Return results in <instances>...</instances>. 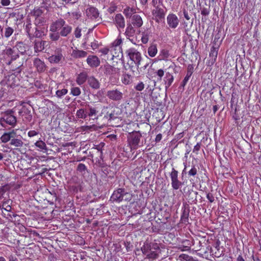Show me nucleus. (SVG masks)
Instances as JSON below:
<instances>
[{"label":"nucleus","mask_w":261,"mask_h":261,"mask_svg":"<svg viewBox=\"0 0 261 261\" xmlns=\"http://www.w3.org/2000/svg\"><path fill=\"white\" fill-rule=\"evenodd\" d=\"M50 32L60 30V34L62 37H67L72 32V28L71 25L66 24L65 21L60 18L53 22L50 25Z\"/></svg>","instance_id":"1"},{"label":"nucleus","mask_w":261,"mask_h":261,"mask_svg":"<svg viewBox=\"0 0 261 261\" xmlns=\"http://www.w3.org/2000/svg\"><path fill=\"white\" fill-rule=\"evenodd\" d=\"M125 54L129 60L138 67L142 60L141 54L138 49L135 47H129L126 50Z\"/></svg>","instance_id":"2"},{"label":"nucleus","mask_w":261,"mask_h":261,"mask_svg":"<svg viewBox=\"0 0 261 261\" xmlns=\"http://www.w3.org/2000/svg\"><path fill=\"white\" fill-rule=\"evenodd\" d=\"M13 111H7L1 119V123L6 122L7 124L14 127L16 124L17 120L15 116L13 114Z\"/></svg>","instance_id":"3"},{"label":"nucleus","mask_w":261,"mask_h":261,"mask_svg":"<svg viewBox=\"0 0 261 261\" xmlns=\"http://www.w3.org/2000/svg\"><path fill=\"white\" fill-rule=\"evenodd\" d=\"M107 96L111 100L119 101L123 99V94L120 90L116 89L108 91Z\"/></svg>","instance_id":"4"},{"label":"nucleus","mask_w":261,"mask_h":261,"mask_svg":"<svg viewBox=\"0 0 261 261\" xmlns=\"http://www.w3.org/2000/svg\"><path fill=\"white\" fill-rule=\"evenodd\" d=\"M3 53L11 59L8 63L9 65H11L12 62L16 60L19 57L15 47H7L3 50Z\"/></svg>","instance_id":"5"},{"label":"nucleus","mask_w":261,"mask_h":261,"mask_svg":"<svg viewBox=\"0 0 261 261\" xmlns=\"http://www.w3.org/2000/svg\"><path fill=\"white\" fill-rule=\"evenodd\" d=\"M103 72L107 76L111 77L118 74L120 72V69L110 64H106L103 66Z\"/></svg>","instance_id":"6"},{"label":"nucleus","mask_w":261,"mask_h":261,"mask_svg":"<svg viewBox=\"0 0 261 261\" xmlns=\"http://www.w3.org/2000/svg\"><path fill=\"white\" fill-rule=\"evenodd\" d=\"M141 137V135L139 133H134L130 136L128 139V142L131 146V148H137L140 143Z\"/></svg>","instance_id":"7"},{"label":"nucleus","mask_w":261,"mask_h":261,"mask_svg":"<svg viewBox=\"0 0 261 261\" xmlns=\"http://www.w3.org/2000/svg\"><path fill=\"white\" fill-rule=\"evenodd\" d=\"M182 215L180 217V223H184L187 224L189 223V208L188 205L183 204L181 208Z\"/></svg>","instance_id":"8"},{"label":"nucleus","mask_w":261,"mask_h":261,"mask_svg":"<svg viewBox=\"0 0 261 261\" xmlns=\"http://www.w3.org/2000/svg\"><path fill=\"white\" fill-rule=\"evenodd\" d=\"M152 14L155 17V20L158 22L162 21L164 18L165 15L164 10L159 8L158 6L152 10Z\"/></svg>","instance_id":"9"},{"label":"nucleus","mask_w":261,"mask_h":261,"mask_svg":"<svg viewBox=\"0 0 261 261\" xmlns=\"http://www.w3.org/2000/svg\"><path fill=\"white\" fill-rule=\"evenodd\" d=\"M124 191L122 189H119L116 191H114L111 196V199L112 201L117 202H120L123 200V195Z\"/></svg>","instance_id":"10"},{"label":"nucleus","mask_w":261,"mask_h":261,"mask_svg":"<svg viewBox=\"0 0 261 261\" xmlns=\"http://www.w3.org/2000/svg\"><path fill=\"white\" fill-rule=\"evenodd\" d=\"M157 249H159V246L156 243H146L141 248V250L142 253L147 256L152 249L156 250Z\"/></svg>","instance_id":"11"},{"label":"nucleus","mask_w":261,"mask_h":261,"mask_svg":"<svg viewBox=\"0 0 261 261\" xmlns=\"http://www.w3.org/2000/svg\"><path fill=\"white\" fill-rule=\"evenodd\" d=\"M87 16L91 19H96L99 16L98 10L93 7L88 6L86 10Z\"/></svg>","instance_id":"12"},{"label":"nucleus","mask_w":261,"mask_h":261,"mask_svg":"<svg viewBox=\"0 0 261 261\" xmlns=\"http://www.w3.org/2000/svg\"><path fill=\"white\" fill-rule=\"evenodd\" d=\"M16 136V133L15 130L9 132L5 133L1 137L0 140L2 143H6L11 141L12 138Z\"/></svg>","instance_id":"13"},{"label":"nucleus","mask_w":261,"mask_h":261,"mask_svg":"<svg viewBox=\"0 0 261 261\" xmlns=\"http://www.w3.org/2000/svg\"><path fill=\"white\" fill-rule=\"evenodd\" d=\"M33 64L39 72H44L46 69V66L44 62L39 58H35L33 61Z\"/></svg>","instance_id":"14"},{"label":"nucleus","mask_w":261,"mask_h":261,"mask_svg":"<svg viewBox=\"0 0 261 261\" xmlns=\"http://www.w3.org/2000/svg\"><path fill=\"white\" fill-rule=\"evenodd\" d=\"M87 63L92 68L97 67L100 65V60L96 56H89L87 59Z\"/></svg>","instance_id":"15"},{"label":"nucleus","mask_w":261,"mask_h":261,"mask_svg":"<svg viewBox=\"0 0 261 261\" xmlns=\"http://www.w3.org/2000/svg\"><path fill=\"white\" fill-rule=\"evenodd\" d=\"M114 22L118 29H123L125 27L124 18L121 14H117L115 15Z\"/></svg>","instance_id":"16"},{"label":"nucleus","mask_w":261,"mask_h":261,"mask_svg":"<svg viewBox=\"0 0 261 261\" xmlns=\"http://www.w3.org/2000/svg\"><path fill=\"white\" fill-rule=\"evenodd\" d=\"M170 175L172 180V186L174 189L177 190L179 187V183L178 180V171L173 169Z\"/></svg>","instance_id":"17"},{"label":"nucleus","mask_w":261,"mask_h":261,"mask_svg":"<svg viewBox=\"0 0 261 261\" xmlns=\"http://www.w3.org/2000/svg\"><path fill=\"white\" fill-rule=\"evenodd\" d=\"M167 22L170 27L175 28L178 24V18L174 14H170L167 17Z\"/></svg>","instance_id":"18"},{"label":"nucleus","mask_w":261,"mask_h":261,"mask_svg":"<svg viewBox=\"0 0 261 261\" xmlns=\"http://www.w3.org/2000/svg\"><path fill=\"white\" fill-rule=\"evenodd\" d=\"M87 82L89 86L93 89H98L100 88V82L93 76H89Z\"/></svg>","instance_id":"19"},{"label":"nucleus","mask_w":261,"mask_h":261,"mask_svg":"<svg viewBox=\"0 0 261 261\" xmlns=\"http://www.w3.org/2000/svg\"><path fill=\"white\" fill-rule=\"evenodd\" d=\"M136 30L131 24H127L126 28L125 35L126 38L129 39L132 42H133V39H131L135 34Z\"/></svg>","instance_id":"20"},{"label":"nucleus","mask_w":261,"mask_h":261,"mask_svg":"<svg viewBox=\"0 0 261 261\" xmlns=\"http://www.w3.org/2000/svg\"><path fill=\"white\" fill-rule=\"evenodd\" d=\"M197 173V170L194 166H193L192 168H191L190 169V170L187 171V167L186 166V165H185V168L183 169V170L182 171V173H181L182 178L183 179L185 176L186 177V174L187 173H188V175L189 176H194L196 175Z\"/></svg>","instance_id":"21"},{"label":"nucleus","mask_w":261,"mask_h":261,"mask_svg":"<svg viewBox=\"0 0 261 261\" xmlns=\"http://www.w3.org/2000/svg\"><path fill=\"white\" fill-rule=\"evenodd\" d=\"M132 23L137 28H140L143 24L141 16L138 14L134 15L132 18Z\"/></svg>","instance_id":"22"},{"label":"nucleus","mask_w":261,"mask_h":261,"mask_svg":"<svg viewBox=\"0 0 261 261\" xmlns=\"http://www.w3.org/2000/svg\"><path fill=\"white\" fill-rule=\"evenodd\" d=\"M87 73L86 72H83L79 74L76 79V82L79 85H82L87 80L88 81Z\"/></svg>","instance_id":"23"},{"label":"nucleus","mask_w":261,"mask_h":261,"mask_svg":"<svg viewBox=\"0 0 261 261\" xmlns=\"http://www.w3.org/2000/svg\"><path fill=\"white\" fill-rule=\"evenodd\" d=\"M98 112L97 108L89 107V112L87 114V116L92 118L93 120H97L98 118Z\"/></svg>","instance_id":"24"},{"label":"nucleus","mask_w":261,"mask_h":261,"mask_svg":"<svg viewBox=\"0 0 261 261\" xmlns=\"http://www.w3.org/2000/svg\"><path fill=\"white\" fill-rule=\"evenodd\" d=\"M18 113L20 115H25V118L28 122H30L32 120V116L31 114L30 111L25 107H22L19 111Z\"/></svg>","instance_id":"25"},{"label":"nucleus","mask_w":261,"mask_h":261,"mask_svg":"<svg viewBox=\"0 0 261 261\" xmlns=\"http://www.w3.org/2000/svg\"><path fill=\"white\" fill-rule=\"evenodd\" d=\"M194 71V67L193 65L189 64L187 67V74L182 82L183 86H184L189 81Z\"/></svg>","instance_id":"26"},{"label":"nucleus","mask_w":261,"mask_h":261,"mask_svg":"<svg viewBox=\"0 0 261 261\" xmlns=\"http://www.w3.org/2000/svg\"><path fill=\"white\" fill-rule=\"evenodd\" d=\"M87 53L84 50H73L71 53V56L74 58H81L86 57Z\"/></svg>","instance_id":"27"},{"label":"nucleus","mask_w":261,"mask_h":261,"mask_svg":"<svg viewBox=\"0 0 261 261\" xmlns=\"http://www.w3.org/2000/svg\"><path fill=\"white\" fill-rule=\"evenodd\" d=\"M46 43L45 41H36L34 44L35 51L38 53L42 51L44 49V46Z\"/></svg>","instance_id":"28"},{"label":"nucleus","mask_w":261,"mask_h":261,"mask_svg":"<svg viewBox=\"0 0 261 261\" xmlns=\"http://www.w3.org/2000/svg\"><path fill=\"white\" fill-rule=\"evenodd\" d=\"M191 241L188 240L182 241L180 243V251H189L191 250Z\"/></svg>","instance_id":"29"},{"label":"nucleus","mask_w":261,"mask_h":261,"mask_svg":"<svg viewBox=\"0 0 261 261\" xmlns=\"http://www.w3.org/2000/svg\"><path fill=\"white\" fill-rule=\"evenodd\" d=\"M218 51V47H216L213 46L210 52V57L212 58V63H215L216 61Z\"/></svg>","instance_id":"30"},{"label":"nucleus","mask_w":261,"mask_h":261,"mask_svg":"<svg viewBox=\"0 0 261 261\" xmlns=\"http://www.w3.org/2000/svg\"><path fill=\"white\" fill-rule=\"evenodd\" d=\"M122 42V40L121 37L120 35H119L117 38L112 43L110 47H116L117 48L116 51L119 53L120 52V50H121V47L120 45Z\"/></svg>","instance_id":"31"},{"label":"nucleus","mask_w":261,"mask_h":261,"mask_svg":"<svg viewBox=\"0 0 261 261\" xmlns=\"http://www.w3.org/2000/svg\"><path fill=\"white\" fill-rule=\"evenodd\" d=\"M62 55L60 53L57 55H52L48 58V61L51 63H59L62 58Z\"/></svg>","instance_id":"32"},{"label":"nucleus","mask_w":261,"mask_h":261,"mask_svg":"<svg viewBox=\"0 0 261 261\" xmlns=\"http://www.w3.org/2000/svg\"><path fill=\"white\" fill-rule=\"evenodd\" d=\"M10 145L16 147H21L23 146V143L21 139L12 138L10 143Z\"/></svg>","instance_id":"33"},{"label":"nucleus","mask_w":261,"mask_h":261,"mask_svg":"<svg viewBox=\"0 0 261 261\" xmlns=\"http://www.w3.org/2000/svg\"><path fill=\"white\" fill-rule=\"evenodd\" d=\"M76 116L79 119H86L88 116L86 110L84 109H80L78 110L76 113Z\"/></svg>","instance_id":"34"},{"label":"nucleus","mask_w":261,"mask_h":261,"mask_svg":"<svg viewBox=\"0 0 261 261\" xmlns=\"http://www.w3.org/2000/svg\"><path fill=\"white\" fill-rule=\"evenodd\" d=\"M157 51L156 45L155 44L150 45L148 48V55L151 57H153L156 55Z\"/></svg>","instance_id":"35"},{"label":"nucleus","mask_w":261,"mask_h":261,"mask_svg":"<svg viewBox=\"0 0 261 261\" xmlns=\"http://www.w3.org/2000/svg\"><path fill=\"white\" fill-rule=\"evenodd\" d=\"M210 253L216 257H219L221 256L222 252H220L219 245L215 246L214 249H211Z\"/></svg>","instance_id":"36"},{"label":"nucleus","mask_w":261,"mask_h":261,"mask_svg":"<svg viewBox=\"0 0 261 261\" xmlns=\"http://www.w3.org/2000/svg\"><path fill=\"white\" fill-rule=\"evenodd\" d=\"M135 13L136 10L133 8L126 7L123 10V13L127 17H130Z\"/></svg>","instance_id":"37"},{"label":"nucleus","mask_w":261,"mask_h":261,"mask_svg":"<svg viewBox=\"0 0 261 261\" xmlns=\"http://www.w3.org/2000/svg\"><path fill=\"white\" fill-rule=\"evenodd\" d=\"M159 253H160V248L159 247V249H157L156 250H151V251L149 252V253L148 254L147 257L148 258L155 259L158 257Z\"/></svg>","instance_id":"38"},{"label":"nucleus","mask_w":261,"mask_h":261,"mask_svg":"<svg viewBox=\"0 0 261 261\" xmlns=\"http://www.w3.org/2000/svg\"><path fill=\"white\" fill-rule=\"evenodd\" d=\"M14 29L10 27H7L4 29V37L6 38H9L14 33Z\"/></svg>","instance_id":"39"},{"label":"nucleus","mask_w":261,"mask_h":261,"mask_svg":"<svg viewBox=\"0 0 261 261\" xmlns=\"http://www.w3.org/2000/svg\"><path fill=\"white\" fill-rule=\"evenodd\" d=\"M31 14L35 18L39 17L41 16L43 11L38 8H34L31 12Z\"/></svg>","instance_id":"40"},{"label":"nucleus","mask_w":261,"mask_h":261,"mask_svg":"<svg viewBox=\"0 0 261 261\" xmlns=\"http://www.w3.org/2000/svg\"><path fill=\"white\" fill-rule=\"evenodd\" d=\"M116 49L117 48L116 47H110V54L112 55L113 58L114 57H119L120 55H122V50L118 53L116 51Z\"/></svg>","instance_id":"41"},{"label":"nucleus","mask_w":261,"mask_h":261,"mask_svg":"<svg viewBox=\"0 0 261 261\" xmlns=\"http://www.w3.org/2000/svg\"><path fill=\"white\" fill-rule=\"evenodd\" d=\"M57 31L51 32L49 34V37L50 39L53 41H57L60 39L61 35L59 32Z\"/></svg>","instance_id":"42"},{"label":"nucleus","mask_w":261,"mask_h":261,"mask_svg":"<svg viewBox=\"0 0 261 261\" xmlns=\"http://www.w3.org/2000/svg\"><path fill=\"white\" fill-rule=\"evenodd\" d=\"M206 7H202L200 8L201 14L203 16H207L209 15L211 9L210 6H207L206 4H205Z\"/></svg>","instance_id":"43"},{"label":"nucleus","mask_w":261,"mask_h":261,"mask_svg":"<svg viewBox=\"0 0 261 261\" xmlns=\"http://www.w3.org/2000/svg\"><path fill=\"white\" fill-rule=\"evenodd\" d=\"M35 145L36 147H38L41 150H47V147L46 144L42 140L37 141Z\"/></svg>","instance_id":"44"},{"label":"nucleus","mask_w":261,"mask_h":261,"mask_svg":"<svg viewBox=\"0 0 261 261\" xmlns=\"http://www.w3.org/2000/svg\"><path fill=\"white\" fill-rule=\"evenodd\" d=\"M121 81L125 85L129 84L131 82V76L128 74H123Z\"/></svg>","instance_id":"45"},{"label":"nucleus","mask_w":261,"mask_h":261,"mask_svg":"<svg viewBox=\"0 0 261 261\" xmlns=\"http://www.w3.org/2000/svg\"><path fill=\"white\" fill-rule=\"evenodd\" d=\"M70 93H71V94H72L73 96H77L81 94V91L79 87H72L71 88Z\"/></svg>","instance_id":"46"},{"label":"nucleus","mask_w":261,"mask_h":261,"mask_svg":"<svg viewBox=\"0 0 261 261\" xmlns=\"http://www.w3.org/2000/svg\"><path fill=\"white\" fill-rule=\"evenodd\" d=\"M14 47L16 49V50H18L21 54H23L25 51L24 45L21 42H19L17 43V44Z\"/></svg>","instance_id":"47"},{"label":"nucleus","mask_w":261,"mask_h":261,"mask_svg":"<svg viewBox=\"0 0 261 261\" xmlns=\"http://www.w3.org/2000/svg\"><path fill=\"white\" fill-rule=\"evenodd\" d=\"M180 261H194L192 257L186 254H180Z\"/></svg>","instance_id":"48"},{"label":"nucleus","mask_w":261,"mask_h":261,"mask_svg":"<svg viewBox=\"0 0 261 261\" xmlns=\"http://www.w3.org/2000/svg\"><path fill=\"white\" fill-rule=\"evenodd\" d=\"M169 57V54L168 51L165 50H163L160 53L159 57L160 60H165L168 58Z\"/></svg>","instance_id":"49"},{"label":"nucleus","mask_w":261,"mask_h":261,"mask_svg":"<svg viewBox=\"0 0 261 261\" xmlns=\"http://www.w3.org/2000/svg\"><path fill=\"white\" fill-rule=\"evenodd\" d=\"M68 90L66 89L59 90L56 91V95L58 97H61L67 93Z\"/></svg>","instance_id":"50"},{"label":"nucleus","mask_w":261,"mask_h":261,"mask_svg":"<svg viewBox=\"0 0 261 261\" xmlns=\"http://www.w3.org/2000/svg\"><path fill=\"white\" fill-rule=\"evenodd\" d=\"M104 118L108 119L109 120H111L114 119L116 118V117L114 115V112H111L109 113V112H108L105 115Z\"/></svg>","instance_id":"51"},{"label":"nucleus","mask_w":261,"mask_h":261,"mask_svg":"<svg viewBox=\"0 0 261 261\" xmlns=\"http://www.w3.org/2000/svg\"><path fill=\"white\" fill-rule=\"evenodd\" d=\"M81 31L82 29L80 28L79 27H77L75 28L74 31V34L75 36V37L76 38H79L81 37Z\"/></svg>","instance_id":"52"},{"label":"nucleus","mask_w":261,"mask_h":261,"mask_svg":"<svg viewBox=\"0 0 261 261\" xmlns=\"http://www.w3.org/2000/svg\"><path fill=\"white\" fill-rule=\"evenodd\" d=\"M158 76V80L161 81L164 74V71L162 69H159L155 73Z\"/></svg>","instance_id":"53"},{"label":"nucleus","mask_w":261,"mask_h":261,"mask_svg":"<svg viewBox=\"0 0 261 261\" xmlns=\"http://www.w3.org/2000/svg\"><path fill=\"white\" fill-rule=\"evenodd\" d=\"M34 36L37 38H40L44 35L43 32L36 28V31L34 33Z\"/></svg>","instance_id":"54"},{"label":"nucleus","mask_w":261,"mask_h":261,"mask_svg":"<svg viewBox=\"0 0 261 261\" xmlns=\"http://www.w3.org/2000/svg\"><path fill=\"white\" fill-rule=\"evenodd\" d=\"M44 21V19L41 16L35 18V23L36 25H40L43 23Z\"/></svg>","instance_id":"55"},{"label":"nucleus","mask_w":261,"mask_h":261,"mask_svg":"<svg viewBox=\"0 0 261 261\" xmlns=\"http://www.w3.org/2000/svg\"><path fill=\"white\" fill-rule=\"evenodd\" d=\"M123 198V200L129 201L132 200V195L130 193L124 191Z\"/></svg>","instance_id":"56"},{"label":"nucleus","mask_w":261,"mask_h":261,"mask_svg":"<svg viewBox=\"0 0 261 261\" xmlns=\"http://www.w3.org/2000/svg\"><path fill=\"white\" fill-rule=\"evenodd\" d=\"M144 88V84L143 82L139 83L135 87V89L139 91L143 90Z\"/></svg>","instance_id":"57"},{"label":"nucleus","mask_w":261,"mask_h":261,"mask_svg":"<svg viewBox=\"0 0 261 261\" xmlns=\"http://www.w3.org/2000/svg\"><path fill=\"white\" fill-rule=\"evenodd\" d=\"M206 198L208 200V201L212 203L215 201V197L212 193H208L206 194Z\"/></svg>","instance_id":"58"},{"label":"nucleus","mask_w":261,"mask_h":261,"mask_svg":"<svg viewBox=\"0 0 261 261\" xmlns=\"http://www.w3.org/2000/svg\"><path fill=\"white\" fill-rule=\"evenodd\" d=\"M77 170L80 172H83L86 170V167L85 164L81 163L78 165Z\"/></svg>","instance_id":"59"},{"label":"nucleus","mask_w":261,"mask_h":261,"mask_svg":"<svg viewBox=\"0 0 261 261\" xmlns=\"http://www.w3.org/2000/svg\"><path fill=\"white\" fill-rule=\"evenodd\" d=\"M201 147V143H197L196 145L193 148V152H195V153L197 154L198 152L199 151Z\"/></svg>","instance_id":"60"},{"label":"nucleus","mask_w":261,"mask_h":261,"mask_svg":"<svg viewBox=\"0 0 261 261\" xmlns=\"http://www.w3.org/2000/svg\"><path fill=\"white\" fill-rule=\"evenodd\" d=\"M100 51L103 55H108L110 54V48H104L101 49Z\"/></svg>","instance_id":"61"},{"label":"nucleus","mask_w":261,"mask_h":261,"mask_svg":"<svg viewBox=\"0 0 261 261\" xmlns=\"http://www.w3.org/2000/svg\"><path fill=\"white\" fill-rule=\"evenodd\" d=\"M141 40H142V42L144 44L147 43V42L148 41V35L146 34H143L142 38H141Z\"/></svg>","instance_id":"62"},{"label":"nucleus","mask_w":261,"mask_h":261,"mask_svg":"<svg viewBox=\"0 0 261 261\" xmlns=\"http://www.w3.org/2000/svg\"><path fill=\"white\" fill-rule=\"evenodd\" d=\"M38 133L36 131L32 130H30L28 132V135L30 137H33L38 135Z\"/></svg>","instance_id":"63"},{"label":"nucleus","mask_w":261,"mask_h":261,"mask_svg":"<svg viewBox=\"0 0 261 261\" xmlns=\"http://www.w3.org/2000/svg\"><path fill=\"white\" fill-rule=\"evenodd\" d=\"M1 4L3 6H8L10 4V0H1Z\"/></svg>","instance_id":"64"}]
</instances>
